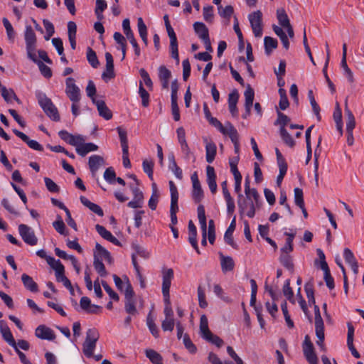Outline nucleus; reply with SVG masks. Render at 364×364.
<instances>
[{"label":"nucleus","mask_w":364,"mask_h":364,"mask_svg":"<svg viewBox=\"0 0 364 364\" xmlns=\"http://www.w3.org/2000/svg\"><path fill=\"white\" fill-rule=\"evenodd\" d=\"M277 119L274 122V125H279L280 128H285V126L290 122V118L280 111H277Z\"/></svg>","instance_id":"nucleus-54"},{"label":"nucleus","mask_w":364,"mask_h":364,"mask_svg":"<svg viewBox=\"0 0 364 364\" xmlns=\"http://www.w3.org/2000/svg\"><path fill=\"white\" fill-rule=\"evenodd\" d=\"M88 164L92 176H95L100 167L105 164V160L101 156L92 155L89 158Z\"/></svg>","instance_id":"nucleus-20"},{"label":"nucleus","mask_w":364,"mask_h":364,"mask_svg":"<svg viewBox=\"0 0 364 364\" xmlns=\"http://www.w3.org/2000/svg\"><path fill=\"white\" fill-rule=\"evenodd\" d=\"M147 326L151 333V334L157 338L159 336V330L157 328L156 325L155 324L154 319L151 316V314H149L146 318Z\"/></svg>","instance_id":"nucleus-60"},{"label":"nucleus","mask_w":364,"mask_h":364,"mask_svg":"<svg viewBox=\"0 0 364 364\" xmlns=\"http://www.w3.org/2000/svg\"><path fill=\"white\" fill-rule=\"evenodd\" d=\"M197 211L199 223L202 230L203 238L201 240V244L202 245H206L207 223L204 206L203 205H199L198 206Z\"/></svg>","instance_id":"nucleus-12"},{"label":"nucleus","mask_w":364,"mask_h":364,"mask_svg":"<svg viewBox=\"0 0 364 364\" xmlns=\"http://www.w3.org/2000/svg\"><path fill=\"white\" fill-rule=\"evenodd\" d=\"M221 133L224 135H228L232 143L239 141L237 131L230 122H227L225 124L224 130L223 132H221Z\"/></svg>","instance_id":"nucleus-29"},{"label":"nucleus","mask_w":364,"mask_h":364,"mask_svg":"<svg viewBox=\"0 0 364 364\" xmlns=\"http://www.w3.org/2000/svg\"><path fill=\"white\" fill-rule=\"evenodd\" d=\"M146 355L153 364H162V357L156 351L152 349L146 350Z\"/></svg>","instance_id":"nucleus-46"},{"label":"nucleus","mask_w":364,"mask_h":364,"mask_svg":"<svg viewBox=\"0 0 364 364\" xmlns=\"http://www.w3.org/2000/svg\"><path fill=\"white\" fill-rule=\"evenodd\" d=\"M2 22L5 27L9 41L13 43L15 39L16 33L12 25L6 18H3Z\"/></svg>","instance_id":"nucleus-41"},{"label":"nucleus","mask_w":364,"mask_h":364,"mask_svg":"<svg viewBox=\"0 0 364 364\" xmlns=\"http://www.w3.org/2000/svg\"><path fill=\"white\" fill-rule=\"evenodd\" d=\"M314 314L316 331H318V333L321 335V330L324 329V325L320 314L319 308L317 305H314Z\"/></svg>","instance_id":"nucleus-40"},{"label":"nucleus","mask_w":364,"mask_h":364,"mask_svg":"<svg viewBox=\"0 0 364 364\" xmlns=\"http://www.w3.org/2000/svg\"><path fill=\"white\" fill-rule=\"evenodd\" d=\"M193 28L198 37L203 40L209 37L208 29L207 26L202 22H196Z\"/></svg>","instance_id":"nucleus-32"},{"label":"nucleus","mask_w":364,"mask_h":364,"mask_svg":"<svg viewBox=\"0 0 364 364\" xmlns=\"http://www.w3.org/2000/svg\"><path fill=\"white\" fill-rule=\"evenodd\" d=\"M239 99V94L237 90L232 91L228 95L229 110L232 116L237 115V103Z\"/></svg>","instance_id":"nucleus-25"},{"label":"nucleus","mask_w":364,"mask_h":364,"mask_svg":"<svg viewBox=\"0 0 364 364\" xmlns=\"http://www.w3.org/2000/svg\"><path fill=\"white\" fill-rule=\"evenodd\" d=\"M244 96L245 98V107L247 110V114H250L251 108L253 104L254 98H255V92L252 88L250 85H247L246 87V90L244 92Z\"/></svg>","instance_id":"nucleus-23"},{"label":"nucleus","mask_w":364,"mask_h":364,"mask_svg":"<svg viewBox=\"0 0 364 364\" xmlns=\"http://www.w3.org/2000/svg\"><path fill=\"white\" fill-rule=\"evenodd\" d=\"M162 273V289H170L171 281L173 279V270L171 268L163 267Z\"/></svg>","instance_id":"nucleus-21"},{"label":"nucleus","mask_w":364,"mask_h":364,"mask_svg":"<svg viewBox=\"0 0 364 364\" xmlns=\"http://www.w3.org/2000/svg\"><path fill=\"white\" fill-rule=\"evenodd\" d=\"M170 193H171V205H170V216H171V224L170 225L174 226L177 224L178 220L176 213L178 211V192L177 187L172 181L168 183Z\"/></svg>","instance_id":"nucleus-4"},{"label":"nucleus","mask_w":364,"mask_h":364,"mask_svg":"<svg viewBox=\"0 0 364 364\" xmlns=\"http://www.w3.org/2000/svg\"><path fill=\"white\" fill-rule=\"evenodd\" d=\"M203 18L207 22H212L213 19V7L205 6L203 9Z\"/></svg>","instance_id":"nucleus-62"},{"label":"nucleus","mask_w":364,"mask_h":364,"mask_svg":"<svg viewBox=\"0 0 364 364\" xmlns=\"http://www.w3.org/2000/svg\"><path fill=\"white\" fill-rule=\"evenodd\" d=\"M80 200L81 203L88 208L91 211L96 213L99 216L103 215V210L97 204L90 201L85 196H80Z\"/></svg>","instance_id":"nucleus-31"},{"label":"nucleus","mask_w":364,"mask_h":364,"mask_svg":"<svg viewBox=\"0 0 364 364\" xmlns=\"http://www.w3.org/2000/svg\"><path fill=\"white\" fill-rule=\"evenodd\" d=\"M126 282V289H124V309L129 314L135 316L138 314L136 309V298L133 290L132 284L127 278Z\"/></svg>","instance_id":"nucleus-2"},{"label":"nucleus","mask_w":364,"mask_h":364,"mask_svg":"<svg viewBox=\"0 0 364 364\" xmlns=\"http://www.w3.org/2000/svg\"><path fill=\"white\" fill-rule=\"evenodd\" d=\"M175 325L173 318H165L161 323V328L164 331H172Z\"/></svg>","instance_id":"nucleus-61"},{"label":"nucleus","mask_w":364,"mask_h":364,"mask_svg":"<svg viewBox=\"0 0 364 364\" xmlns=\"http://www.w3.org/2000/svg\"><path fill=\"white\" fill-rule=\"evenodd\" d=\"M277 17L279 23L284 28L290 26L289 18L284 9H279L277 10Z\"/></svg>","instance_id":"nucleus-37"},{"label":"nucleus","mask_w":364,"mask_h":364,"mask_svg":"<svg viewBox=\"0 0 364 364\" xmlns=\"http://www.w3.org/2000/svg\"><path fill=\"white\" fill-rule=\"evenodd\" d=\"M236 227L235 217L231 221L228 228L225 232L224 240L225 241L235 249H237V244L234 242L232 234Z\"/></svg>","instance_id":"nucleus-24"},{"label":"nucleus","mask_w":364,"mask_h":364,"mask_svg":"<svg viewBox=\"0 0 364 364\" xmlns=\"http://www.w3.org/2000/svg\"><path fill=\"white\" fill-rule=\"evenodd\" d=\"M55 272V277L58 282H62L65 287H71L70 281L65 276V269L62 263H59Z\"/></svg>","instance_id":"nucleus-27"},{"label":"nucleus","mask_w":364,"mask_h":364,"mask_svg":"<svg viewBox=\"0 0 364 364\" xmlns=\"http://www.w3.org/2000/svg\"><path fill=\"white\" fill-rule=\"evenodd\" d=\"M168 36L170 38V50L171 57L176 60V63H179V55L178 50V42L176 35L173 31V28L171 25L166 26Z\"/></svg>","instance_id":"nucleus-11"},{"label":"nucleus","mask_w":364,"mask_h":364,"mask_svg":"<svg viewBox=\"0 0 364 364\" xmlns=\"http://www.w3.org/2000/svg\"><path fill=\"white\" fill-rule=\"evenodd\" d=\"M333 117L336 124V128L341 135H343V122H342V112L339 103H336L335 110L333 112Z\"/></svg>","instance_id":"nucleus-28"},{"label":"nucleus","mask_w":364,"mask_h":364,"mask_svg":"<svg viewBox=\"0 0 364 364\" xmlns=\"http://www.w3.org/2000/svg\"><path fill=\"white\" fill-rule=\"evenodd\" d=\"M18 232L23 241L31 245H36L38 242V238L35 235L33 230L26 225L21 224L18 226Z\"/></svg>","instance_id":"nucleus-8"},{"label":"nucleus","mask_w":364,"mask_h":364,"mask_svg":"<svg viewBox=\"0 0 364 364\" xmlns=\"http://www.w3.org/2000/svg\"><path fill=\"white\" fill-rule=\"evenodd\" d=\"M237 205L240 213L241 215L245 214L247 217L250 218L255 216L256 208H259L260 207L259 203V206H257L254 200L247 198H238Z\"/></svg>","instance_id":"nucleus-5"},{"label":"nucleus","mask_w":364,"mask_h":364,"mask_svg":"<svg viewBox=\"0 0 364 364\" xmlns=\"http://www.w3.org/2000/svg\"><path fill=\"white\" fill-rule=\"evenodd\" d=\"M200 332L203 338L207 335H210V331L208 328V321L205 315H202L200 318Z\"/></svg>","instance_id":"nucleus-42"},{"label":"nucleus","mask_w":364,"mask_h":364,"mask_svg":"<svg viewBox=\"0 0 364 364\" xmlns=\"http://www.w3.org/2000/svg\"><path fill=\"white\" fill-rule=\"evenodd\" d=\"M280 136L284 142L290 147H294L295 141L285 128L279 129Z\"/></svg>","instance_id":"nucleus-51"},{"label":"nucleus","mask_w":364,"mask_h":364,"mask_svg":"<svg viewBox=\"0 0 364 364\" xmlns=\"http://www.w3.org/2000/svg\"><path fill=\"white\" fill-rule=\"evenodd\" d=\"M105 59L106 69L105 71L102 73V77L103 79H112L114 77L115 75L114 72V60L110 53H105Z\"/></svg>","instance_id":"nucleus-17"},{"label":"nucleus","mask_w":364,"mask_h":364,"mask_svg":"<svg viewBox=\"0 0 364 364\" xmlns=\"http://www.w3.org/2000/svg\"><path fill=\"white\" fill-rule=\"evenodd\" d=\"M13 132L18 136L20 139H21L25 143L28 144V146L34 150L43 151V147L42 145H41L37 141L30 139L28 136L25 134L24 133L17 130V129H13Z\"/></svg>","instance_id":"nucleus-16"},{"label":"nucleus","mask_w":364,"mask_h":364,"mask_svg":"<svg viewBox=\"0 0 364 364\" xmlns=\"http://www.w3.org/2000/svg\"><path fill=\"white\" fill-rule=\"evenodd\" d=\"M35 63H36L38 66V68L41 71V73L46 78H50L52 76V71L51 69L45 65L43 62L41 60H38L37 59L36 55H34V60H31Z\"/></svg>","instance_id":"nucleus-39"},{"label":"nucleus","mask_w":364,"mask_h":364,"mask_svg":"<svg viewBox=\"0 0 364 364\" xmlns=\"http://www.w3.org/2000/svg\"><path fill=\"white\" fill-rule=\"evenodd\" d=\"M97 149L98 146L96 144L93 143L84 144L83 142L80 147L76 149V151L80 156H85L87 153L97 151Z\"/></svg>","instance_id":"nucleus-34"},{"label":"nucleus","mask_w":364,"mask_h":364,"mask_svg":"<svg viewBox=\"0 0 364 364\" xmlns=\"http://www.w3.org/2000/svg\"><path fill=\"white\" fill-rule=\"evenodd\" d=\"M117 130L119 136L122 149H129L127 131L121 127H118Z\"/></svg>","instance_id":"nucleus-52"},{"label":"nucleus","mask_w":364,"mask_h":364,"mask_svg":"<svg viewBox=\"0 0 364 364\" xmlns=\"http://www.w3.org/2000/svg\"><path fill=\"white\" fill-rule=\"evenodd\" d=\"M87 59L92 68H96L100 65L96 53L91 48L87 49Z\"/></svg>","instance_id":"nucleus-50"},{"label":"nucleus","mask_w":364,"mask_h":364,"mask_svg":"<svg viewBox=\"0 0 364 364\" xmlns=\"http://www.w3.org/2000/svg\"><path fill=\"white\" fill-rule=\"evenodd\" d=\"M21 280L25 288L33 292L38 291V284L33 281L31 277L26 274H23Z\"/></svg>","instance_id":"nucleus-33"},{"label":"nucleus","mask_w":364,"mask_h":364,"mask_svg":"<svg viewBox=\"0 0 364 364\" xmlns=\"http://www.w3.org/2000/svg\"><path fill=\"white\" fill-rule=\"evenodd\" d=\"M65 93L73 102H78L80 100V92L79 87L75 84L73 77L66 79Z\"/></svg>","instance_id":"nucleus-9"},{"label":"nucleus","mask_w":364,"mask_h":364,"mask_svg":"<svg viewBox=\"0 0 364 364\" xmlns=\"http://www.w3.org/2000/svg\"><path fill=\"white\" fill-rule=\"evenodd\" d=\"M191 178L193 184L192 198L196 203H198L204 197L203 191L196 172L191 175Z\"/></svg>","instance_id":"nucleus-10"},{"label":"nucleus","mask_w":364,"mask_h":364,"mask_svg":"<svg viewBox=\"0 0 364 364\" xmlns=\"http://www.w3.org/2000/svg\"><path fill=\"white\" fill-rule=\"evenodd\" d=\"M151 188L152 193L149 200L148 205L149 207L154 210L156 208V205L159 198V193L158 191L156 184L155 183H152Z\"/></svg>","instance_id":"nucleus-35"},{"label":"nucleus","mask_w":364,"mask_h":364,"mask_svg":"<svg viewBox=\"0 0 364 364\" xmlns=\"http://www.w3.org/2000/svg\"><path fill=\"white\" fill-rule=\"evenodd\" d=\"M207 183L213 194L217 191L216 175L213 166H208L206 168Z\"/></svg>","instance_id":"nucleus-18"},{"label":"nucleus","mask_w":364,"mask_h":364,"mask_svg":"<svg viewBox=\"0 0 364 364\" xmlns=\"http://www.w3.org/2000/svg\"><path fill=\"white\" fill-rule=\"evenodd\" d=\"M99 337V333L95 328H90L87 331L86 338L82 344V352L86 357H92Z\"/></svg>","instance_id":"nucleus-3"},{"label":"nucleus","mask_w":364,"mask_h":364,"mask_svg":"<svg viewBox=\"0 0 364 364\" xmlns=\"http://www.w3.org/2000/svg\"><path fill=\"white\" fill-rule=\"evenodd\" d=\"M304 354L309 364H318V358L314 353L312 343L309 341L306 346H304Z\"/></svg>","instance_id":"nucleus-22"},{"label":"nucleus","mask_w":364,"mask_h":364,"mask_svg":"<svg viewBox=\"0 0 364 364\" xmlns=\"http://www.w3.org/2000/svg\"><path fill=\"white\" fill-rule=\"evenodd\" d=\"M323 271L324 273V280L326 282V286L330 289H333L334 288V281L333 278L331 277L330 273V269L328 268V264H323Z\"/></svg>","instance_id":"nucleus-43"},{"label":"nucleus","mask_w":364,"mask_h":364,"mask_svg":"<svg viewBox=\"0 0 364 364\" xmlns=\"http://www.w3.org/2000/svg\"><path fill=\"white\" fill-rule=\"evenodd\" d=\"M203 338L218 347H221L223 345V341L218 336L212 333V332H210V335H207Z\"/></svg>","instance_id":"nucleus-63"},{"label":"nucleus","mask_w":364,"mask_h":364,"mask_svg":"<svg viewBox=\"0 0 364 364\" xmlns=\"http://www.w3.org/2000/svg\"><path fill=\"white\" fill-rule=\"evenodd\" d=\"M36 97L39 105L41 107L46 114L55 122L60 121V114L57 107L54 105L50 98L45 93H36Z\"/></svg>","instance_id":"nucleus-1"},{"label":"nucleus","mask_w":364,"mask_h":364,"mask_svg":"<svg viewBox=\"0 0 364 364\" xmlns=\"http://www.w3.org/2000/svg\"><path fill=\"white\" fill-rule=\"evenodd\" d=\"M308 97L310 101V104L312 107L313 112L316 114L318 121H320L321 119L320 115V107L315 100L312 90H309L308 92Z\"/></svg>","instance_id":"nucleus-47"},{"label":"nucleus","mask_w":364,"mask_h":364,"mask_svg":"<svg viewBox=\"0 0 364 364\" xmlns=\"http://www.w3.org/2000/svg\"><path fill=\"white\" fill-rule=\"evenodd\" d=\"M250 21L252 32L256 38H260L262 36V14L259 10L254 11L249 14Z\"/></svg>","instance_id":"nucleus-7"},{"label":"nucleus","mask_w":364,"mask_h":364,"mask_svg":"<svg viewBox=\"0 0 364 364\" xmlns=\"http://www.w3.org/2000/svg\"><path fill=\"white\" fill-rule=\"evenodd\" d=\"M217 147L214 142H207L205 144V158L206 161L211 164L216 156Z\"/></svg>","instance_id":"nucleus-30"},{"label":"nucleus","mask_w":364,"mask_h":364,"mask_svg":"<svg viewBox=\"0 0 364 364\" xmlns=\"http://www.w3.org/2000/svg\"><path fill=\"white\" fill-rule=\"evenodd\" d=\"M0 332L2 335V337L8 343V344L13 348H16V342L14 338L10 328L4 321H0Z\"/></svg>","instance_id":"nucleus-15"},{"label":"nucleus","mask_w":364,"mask_h":364,"mask_svg":"<svg viewBox=\"0 0 364 364\" xmlns=\"http://www.w3.org/2000/svg\"><path fill=\"white\" fill-rule=\"evenodd\" d=\"M27 55L29 59L34 60L36 55V36L31 26H26L24 33Z\"/></svg>","instance_id":"nucleus-6"},{"label":"nucleus","mask_w":364,"mask_h":364,"mask_svg":"<svg viewBox=\"0 0 364 364\" xmlns=\"http://www.w3.org/2000/svg\"><path fill=\"white\" fill-rule=\"evenodd\" d=\"M294 193L295 204L299 208H302L303 205H304V193L302 189L299 188H295Z\"/></svg>","instance_id":"nucleus-57"},{"label":"nucleus","mask_w":364,"mask_h":364,"mask_svg":"<svg viewBox=\"0 0 364 364\" xmlns=\"http://www.w3.org/2000/svg\"><path fill=\"white\" fill-rule=\"evenodd\" d=\"M94 255H96L97 259L100 260L104 258L110 264L113 262V258L110 252L97 242L95 244Z\"/></svg>","instance_id":"nucleus-19"},{"label":"nucleus","mask_w":364,"mask_h":364,"mask_svg":"<svg viewBox=\"0 0 364 364\" xmlns=\"http://www.w3.org/2000/svg\"><path fill=\"white\" fill-rule=\"evenodd\" d=\"M44 181L47 189L52 193H58L60 191L58 186L50 178L45 177Z\"/></svg>","instance_id":"nucleus-64"},{"label":"nucleus","mask_w":364,"mask_h":364,"mask_svg":"<svg viewBox=\"0 0 364 364\" xmlns=\"http://www.w3.org/2000/svg\"><path fill=\"white\" fill-rule=\"evenodd\" d=\"M139 94L141 98V104L144 107H146L149 105V94L143 87L142 82H139Z\"/></svg>","instance_id":"nucleus-53"},{"label":"nucleus","mask_w":364,"mask_h":364,"mask_svg":"<svg viewBox=\"0 0 364 364\" xmlns=\"http://www.w3.org/2000/svg\"><path fill=\"white\" fill-rule=\"evenodd\" d=\"M188 231H189V237L188 240L191 244L192 247L196 250L198 254H200V250L198 247L196 236H197V230L195 225L190 220L188 223Z\"/></svg>","instance_id":"nucleus-26"},{"label":"nucleus","mask_w":364,"mask_h":364,"mask_svg":"<svg viewBox=\"0 0 364 364\" xmlns=\"http://www.w3.org/2000/svg\"><path fill=\"white\" fill-rule=\"evenodd\" d=\"M264 44L265 48V53L267 55H269L272 51L277 48L278 43L275 38L269 36H266L264 38Z\"/></svg>","instance_id":"nucleus-36"},{"label":"nucleus","mask_w":364,"mask_h":364,"mask_svg":"<svg viewBox=\"0 0 364 364\" xmlns=\"http://www.w3.org/2000/svg\"><path fill=\"white\" fill-rule=\"evenodd\" d=\"M218 13L220 16L229 19L233 14V7L232 6H226L223 8L221 5L218 7Z\"/></svg>","instance_id":"nucleus-58"},{"label":"nucleus","mask_w":364,"mask_h":364,"mask_svg":"<svg viewBox=\"0 0 364 364\" xmlns=\"http://www.w3.org/2000/svg\"><path fill=\"white\" fill-rule=\"evenodd\" d=\"M92 102L96 105L100 117H103L106 120L112 119V112L106 105L105 101L92 98Z\"/></svg>","instance_id":"nucleus-14"},{"label":"nucleus","mask_w":364,"mask_h":364,"mask_svg":"<svg viewBox=\"0 0 364 364\" xmlns=\"http://www.w3.org/2000/svg\"><path fill=\"white\" fill-rule=\"evenodd\" d=\"M281 264L287 269L293 271L294 263L291 257L287 254H281L279 257Z\"/></svg>","instance_id":"nucleus-49"},{"label":"nucleus","mask_w":364,"mask_h":364,"mask_svg":"<svg viewBox=\"0 0 364 364\" xmlns=\"http://www.w3.org/2000/svg\"><path fill=\"white\" fill-rule=\"evenodd\" d=\"M142 167L143 171L148 175L149 178L151 180H153L154 162L152 161L145 159L143 161Z\"/></svg>","instance_id":"nucleus-56"},{"label":"nucleus","mask_w":364,"mask_h":364,"mask_svg":"<svg viewBox=\"0 0 364 364\" xmlns=\"http://www.w3.org/2000/svg\"><path fill=\"white\" fill-rule=\"evenodd\" d=\"M35 335L37 338L43 340L53 341L55 338L53 331L44 325H40L36 328Z\"/></svg>","instance_id":"nucleus-13"},{"label":"nucleus","mask_w":364,"mask_h":364,"mask_svg":"<svg viewBox=\"0 0 364 364\" xmlns=\"http://www.w3.org/2000/svg\"><path fill=\"white\" fill-rule=\"evenodd\" d=\"M107 5L105 0H97L95 14L98 19L101 20L103 18L102 12L106 9Z\"/></svg>","instance_id":"nucleus-55"},{"label":"nucleus","mask_w":364,"mask_h":364,"mask_svg":"<svg viewBox=\"0 0 364 364\" xmlns=\"http://www.w3.org/2000/svg\"><path fill=\"white\" fill-rule=\"evenodd\" d=\"M345 113L346 115V132H353L355 126V117L352 112L346 106Z\"/></svg>","instance_id":"nucleus-38"},{"label":"nucleus","mask_w":364,"mask_h":364,"mask_svg":"<svg viewBox=\"0 0 364 364\" xmlns=\"http://www.w3.org/2000/svg\"><path fill=\"white\" fill-rule=\"evenodd\" d=\"M235 263L232 257L222 256L221 268L223 272H230L234 269Z\"/></svg>","instance_id":"nucleus-44"},{"label":"nucleus","mask_w":364,"mask_h":364,"mask_svg":"<svg viewBox=\"0 0 364 364\" xmlns=\"http://www.w3.org/2000/svg\"><path fill=\"white\" fill-rule=\"evenodd\" d=\"M57 219L53 223V227L60 235H67L68 232H65V225L60 215H57Z\"/></svg>","instance_id":"nucleus-45"},{"label":"nucleus","mask_w":364,"mask_h":364,"mask_svg":"<svg viewBox=\"0 0 364 364\" xmlns=\"http://www.w3.org/2000/svg\"><path fill=\"white\" fill-rule=\"evenodd\" d=\"M43 23L46 31V36H45V39L46 41H48L55 32L54 26L50 21H49L47 19H43Z\"/></svg>","instance_id":"nucleus-59"},{"label":"nucleus","mask_w":364,"mask_h":364,"mask_svg":"<svg viewBox=\"0 0 364 364\" xmlns=\"http://www.w3.org/2000/svg\"><path fill=\"white\" fill-rule=\"evenodd\" d=\"M93 266L97 271V272L101 277H106L107 275V272L106 271L105 267L102 260L98 259L96 255H94V262Z\"/></svg>","instance_id":"nucleus-48"}]
</instances>
